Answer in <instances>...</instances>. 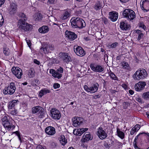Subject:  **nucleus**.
<instances>
[{
	"label": "nucleus",
	"instance_id": "nucleus-35",
	"mask_svg": "<svg viewBox=\"0 0 149 149\" xmlns=\"http://www.w3.org/2000/svg\"><path fill=\"white\" fill-rule=\"evenodd\" d=\"M136 32L138 36L137 39L138 40H140L141 39L143 38L144 36V34L142 33L141 31L139 30H136Z\"/></svg>",
	"mask_w": 149,
	"mask_h": 149
},
{
	"label": "nucleus",
	"instance_id": "nucleus-24",
	"mask_svg": "<svg viewBox=\"0 0 149 149\" xmlns=\"http://www.w3.org/2000/svg\"><path fill=\"white\" fill-rule=\"evenodd\" d=\"M99 85L97 84H93L92 86L89 87V92L94 93L96 92L98 88Z\"/></svg>",
	"mask_w": 149,
	"mask_h": 149
},
{
	"label": "nucleus",
	"instance_id": "nucleus-36",
	"mask_svg": "<svg viewBox=\"0 0 149 149\" xmlns=\"http://www.w3.org/2000/svg\"><path fill=\"white\" fill-rule=\"evenodd\" d=\"M35 71L34 69L31 68L28 70V75L29 77H33L35 74Z\"/></svg>",
	"mask_w": 149,
	"mask_h": 149
},
{
	"label": "nucleus",
	"instance_id": "nucleus-49",
	"mask_svg": "<svg viewBox=\"0 0 149 149\" xmlns=\"http://www.w3.org/2000/svg\"><path fill=\"white\" fill-rule=\"evenodd\" d=\"M60 85L58 83H55L54 84L53 87L55 89L58 88L60 87Z\"/></svg>",
	"mask_w": 149,
	"mask_h": 149
},
{
	"label": "nucleus",
	"instance_id": "nucleus-13",
	"mask_svg": "<svg viewBox=\"0 0 149 149\" xmlns=\"http://www.w3.org/2000/svg\"><path fill=\"white\" fill-rule=\"evenodd\" d=\"M97 134L99 137L101 139H103L107 137V134L101 127L97 129Z\"/></svg>",
	"mask_w": 149,
	"mask_h": 149
},
{
	"label": "nucleus",
	"instance_id": "nucleus-22",
	"mask_svg": "<svg viewBox=\"0 0 149 149\" xmlns=\"http://www.w3.org/2000/svg\"><path fill=\"white\" fill-rule=\"evenodd\" d=\"M120 27L123 30H127L129 28L130 25L126 22H122L120 23Z\"/></svg>",
	"mask_w": 149,
	"mask_h": 149
},
{
	"label": "nucleus",
	"instance_id": "nucleus-60",
	"mask_svg": "<svg viewBox=\"0 0 149 149\" xmlns=\"http://www.w3.org/2000/svg\"><path fill=\"white\" fill-rule=\"evenodd\" d=\"M0 21H4L3 16L1 13H0Z\"/></svg>",
	"mask_w": 149,
	"mask_h": 149
},
{
	"label": "nucleus",
	"instance_id": "nucleus-19",
	"mask_svg": "<svg viewBox=\"0 0 149 149\" xmlns=\"http://www.w3.org/2000/svg\"><path fill=\"white\" fill-rule=\"evenodd\" d=\"M109 15L110 19L112 21H116L118 19V14L117 13H114L113 12H110Z\"/></svg>",
	"mask_w": 149,
	"mask_h": 149
},
{
	"label": "nucleus",
	"instance_id": "nucleus-29",
	"mask_svg": "<svg viewBox=\"0 0 149 149\" xmlns=\"http://www.w3.org/2000/svg\"><path fill=\"white\" fill-rule=\"evenodd\" d=\"M50 92V91L47 89H44L41 90L39 93V96L40 97H42L43 95L46 94L47 93Z\"/></svg>",
	"mask_w": 149,
	"mask_h": 149
},
{
	"label": "nucleus",
	"instance_id": "nucleus-6",
	"mask_svg": "<svg viewBox=\"0 0 149 149\" xmlns=\"http://www.w3.org/2000/svg\"><path fill=\"white\" fill-rule=\"evenodd\" d=\"M51 116L54 119L59 120L61 117V114L59 111L57 109L53 108L50 111Z\"/></svg>",
	"mask_w": 149,
	"mask_h": 149
},
{
	"label": "nucleus",
	"instance_id": "nucleus-55",
	"mask_svg": "<svg viewBox=\"0 0 149 149\" xmlns=\"http://www.w3.org/2000/svg\"><path fill=\"white\" fill-rule=\"evenodd\" d=\"M33 62L34 63L38 65H39L40 64V61L36 59L34 60Z\"/></svg>",
	"mask_w": 149,
	"mask_h": 149
},
{
	"label": "nucleus",
	"instance_id": "nucleus-15",
	"mask_svg": "<svg viewBox=\"0 0 149 149\" xmlns=\"http://www.w3.org/2000/svg\"><path fill=\"white\" fill-rule=\"evenodd\" d=\"M44 111V109L40 106H37L33 107L32 108V112L33 113H37L41 114Z\"/></svg>",
	"mask_w": 149,
	"mask_h": 149
},
{
	"label": "nucleus",
	"instance_id": "nucleus-3",
	"mask_svg": "<svg viewBox=\"0 0 149 149\" xmlns=\"http://www.w3.org/2000/svg\"><path fill=\"white\" fill-rule=\"evenodd\" d=\"M147 76L146 70L143 69H138L133 75V78L135 80L143 79Z\"/></svg>",
	"mask_w": 149,
	"mask_h": 149
},
{
	"label": "nucleus",
	"instance_id": "nucleus-59",
	"mask_svg": "<svg viewBox=\"0 0 149 149\" xmlns=\"http://www.w3.org/2000/svg\"><path fill=\"white\" fill-rule=\"evenodd\" d=\"M122 87L123 88L125 89H126L127 87V85L124 84H123L122 85Z\"/></svg>",
	"mask_w": 149,
	"mask_h": 149
},
{
	"label": "nucleus",
	"instance_id": "nucleus-52",
	"mask_svg": "<svg viewBox=\"0 0 149 149\" xmlns=\"http://www.w3.org/2000/svg\"><path fill=\"white\" fill-rule=\"evenodd\" d=\"M136 131V130H135L134 127H133L131 130L130 134L131 135H133L134 134V133Z\"/></svg>",
	"mask_w": 149,
	"mask_h": 149
},
{
	"label": "nucleus",
	"instance_id": "nucleus-31",
	"mask_svg": "<svg viewBox=\"0 0 149 149\" xmlns=\"http://www.w3.org/2000/svg\"><path fill=\"white\" fill-rule=\"evenodd\" d=\"M52 70V75L54 77L58 78V79H59L61 77L62 74L59 73V72L53 70Z\"/></svg>",
	"mask_w": 149,
	"mask_h": 149
},
{
	"label": "nucleus",
	"instance_id": "nucleus-57",
	"mask_svg": "<svg viewBox=\"0 0 149 149\" xmlns=\"http://www.w3.org/2000/svg\"><path fill=\"white\" fill-rule=\"evenodd\" d=\"M36 149H44V148L40 145L37 146L36 148Z\"/></svg>",
	"mask_w": 149,
	"mask_h": 149
},
{
	"label": "nucleus",
	"instance_id": "nucleus-39",
	"mask_svg": "<svg viewBox=\"0 0 149 149\" xmlns=\"http://www.w3.org/2000/svg\"><path fill=\"white\" fill-rule=\"evenodd\" d=\"M19 17L21 18V19H23V20L26 21L27 19L26 15L23 13H20L18 15Z\"/></svg>",
	"mask_w": 149,
	"mask_h": 149
},
{
	"label": "nucleus",
	"instance_id": "nucleus-23",
	"mask_svg": "<svg viewBox=\"0 0 149 149\" xmlns=\"http://www.w3.org/2000/svg\"><path fill=\"white\" fill-rule=\"evenodd\" d=\"M13 121H11L8 123H7L3 125L4 127L8 130H10L11 129L15 128V126L13 124Z\"/></svg>",
	"mask_w": 149,
	"mask_h": 149
},
{
	"label": "nucleus",
	"instance_id": "nucleus-14",
	"mask_svg": "<svg viewBox=\"0 0 149 149\" xmlns=\"http://www.w3.org/2000/svg\"><path fill=\"white\" fill-rule=\"evenodd\" d=\"M141 9L144 11L146 12L149 11V0H144L141 4Z\"/></svg>",
	"mask_w": 149,
	"mask_h": 149
},
{
	"label": "nucleus",
	"instance_id": "nucleus-46",
	"mask_svg": "<svg viewBox=\"0 0 149 149\" xmlns=\"http://www.w3.org/2000/svg\"><path fill=\"white\" fill-rule=\"evenodd\" d=\"M139 27L142 28L144 30L146 28V27L144 24L142 22H141L139 24Z\"/></svg>",
	"mask_w": 149,
	"mask_h": 149
},
{
	"label": "nucleus",
	"instance_id": "nucleus-34",
	"mask_svg": "<svg viewBox=\"0 0 149 149\" xmlns=\"http://www.w3.org/2000/svg\"><path fill=\"white\" fill-rule=\"evenodd\" d=\"M60 143L63 145H64L67 143V140L65 138L63 135L61 136L59 138Z\"/></svg>",
	"mask_w": 149,
	"mask_h": 149
},
{
	"label": "nucleus",
	"instance_id": "nucleus-40",
	"mask_svg": "<svg viewBox=\"0 0 149 149\" xmlns=\"http://www.w3.org/2000/svg\"><path fill=\"white\" fill-rule=\"evenodd\" d=\"M109 74L112 79L115 80H117L118 79L117 77L113 73L111 72H109Z\"/></svg>",
	"mask_w": 149,
	"mask_h": 149
},
{
	"label": "nucleus",
	"instance_id": "nucleus-41",
	"mask_svg": "<svg viewBox=\"0 0 149 149\" xmlns=\"http://www.w3.org/2000/svg\"><path fill=\"white\" fill-rule=\"evenodd\" d=\"M121 66L122 68L124 69H127L129 67V65L125 61L121 63Z\"/></svg>",
	"mask_w": 149,
	"mask_h": 149
},
{
	"label": "nucleus",
	"instance_id": "nucleus-26",
	"mask_svg": "<svg viewBox=\"0 0 149 149\" xmlns=\"http://www.w3.org/2000/svg\"><path fill=\"white\" fill-rule=\"evenodd\" d=\"M16 6L15 4L13 3L11 4L9 10L10 13L11 14H14L16 12Z\"/></svg>",
	"mask_w": 149,
	"mask_h": 149
},
{
	"label": "nucleus",
	"instance_id": "nucleus-17",
	"mask_svg": "<svg viewBox=\"0 0 149 149\" xmlns=\"http://www.w3.org/2000/svg\"><path fill=\"white\" fill-rule=\"evenodd\" d=\"M88 130V129L87 128L74 129L73 133L74 134L80 136L85 131H87Z\"/></svg>",
	"mask_w": 149,
	"mask_h": 149
},
{
	"label": "nucleus",
	"instance_id": "nucleus-47",
	"mask_svg": "<svg viewBox=\"0 0 149 149\" xmlns=\"http://www.w3.org/2000/svg\"><path fill=\"white\" fill-rule=\"evenodd\" d=\"M58 72H59L60 74H61L62 73H63V69L60 67L56 71Z\"/></svg>",
	"mask_w": 149,
	"mask_h": 149
},
{
	"label": "nucleus",
	"instance_id": "nucleus-11",
	"mask_svg": "<svg viewBox=\"0 0 149 149\" xmlns=\"http://www.w3.org/2000/svg\"><path fill=\"white\" fill-rule=\"evenodd\" d=\"M90 66L92 70L95 72H101L104 70V68L102 66L97 65L94 63L91 64Z\"/></svg>",
	"mask_w": 149,
	"mask_h": 149
},
{
	"label": "nucleus",
	"instance_id": "nucleus-48",
	"mask_svg": "<svg viewBox=\"0 0 149 149\" xmlns=\"http://www.w3.org/2000/svg\"><path fill=\"white\" fill-rule=\"evenodd\" d=\"M135 130L136 131L138 130L140 128V125L139 124L136 125L134 127Z\"/></svg>",
	"mask_w": 149,
	"mask_h": 149
},
{
	"label": "nucleus",
	"instance_id": "nucleus-53",
	"mask_svg": "<svg viewBox=\"0 0 149 149\" xmlns=\"http://www.w3.org/2000/svg\"><path fill=\"white\" fill-rule=\"evenodd\" d=\"M26 43H27V45H28V46L29 47H30L31 45L30 40L29 39H26Z\"/></svg>",
	"mask_w": 149,
	"mask_h": 149
},
{
	"label": "nucleus",
	"instance_id": "nucleus-4",
	"mask_svg": "<svg viewBox=\"0 0 149 149\" xmlns=\"http://www.w3.org/2000/svg\"><path fill=\"white\" fill-rule=\"evenodd\" d=\"M15 89V84L13 82H11L10 85L5 87L3 90V93L5 95H11L14 93Z\"/></svg>",
	"mask_w": 149,
	"mask_h": 149
},
{
	"label": "nucleus",
	"instance_id": "nucleus-30",
	"mask_svg": "<svg viewBox=\"0 0 149 149\" xmlns=\"http://www.w3.org/2000/svg\"><path fill=\"white\" fill-rule=\"evenodd\" d=\"M18 102V100H13L10 102L8 106L9 109H11L14 107L17 104V103Z\"/></svg>",
	"mask_w": 149,
	"mask_h": 149
},
{
	"label": "nucleus",
	"instance_id": "nucleus-28",
	"mask_svg": "<svg viewBox=\"0 0 149 149\" xmlns=\"http://www.w3.org/2000/svg\"><path fill=\"white\" fill-rule=\"evenodd\" d=\"M40 50L42 52H44L45 53H48L49 52L50 49L48 47V44H46L43 45L40 49Z\"/></svg>",
	"mask_w": 149,
	"mask_h": 149
},
{
	"label": "nucleus",
	"instance_id": "nucleus-7",
	"mask_svg": "<svg viewBox=\"0 0 149 149\" xmlns=\"http://www.w3.org/2000/svg\"><path fill=\"white\" fill-rule=\"evenodd\" d=\"M12 71L13 73L18 79H20L23 74L22 70L21 69L18 67L12 68Z\"/></svg>",
	"mask_w": 149,
	"mask_h": 149
},
{
	"label": "nucleus",
	"instance_id": "nucleus-25",
	"mask_svg": "<svg viewBox=\"0 0 149 149\" xmlns=\"http://www.w3.org/2000/svg\"><path fill=\"white\" fill-rule=\"evenodd\" d=\"M3 124H4L7 123H8L11 121H13V120L12 118H10L9 117H7L5 116L2 119Z\"/></svg>",
	"mask_w": 149,
	"mask_h": 149
},
{
	"label": "nucleus",
	"instance_id": "nucleus-42",
	"mask_svg": "<svg viewBox=\"0 0 149 149\" xmlns=\"http://www.w3.org/2000/svg\"><path fill=\"white\" fill-rule=\"evenodd\" d=\"M102 6L99 2H97L95 6V8L96 10H98L101 8Z\"/></svg>",
	"mask_w": 149,
	"mask_h": 149
},
{
	"label": "nucleus",
	"instance_id": "nucleus-20",
	"mask_svg": "<svg viewBox=\"0 0 149 149\" xmlns=\"http://www.w3.org/2000/svg\"><path fill=\"white\" fill-rule=\"evenodd\" d=\"M49 28L47 26H43L39 28L38 31L40 33H45L48 32L49 31Z\"/></svg>",
	"mask_w": 149,
	"mask_h": 149
},
{
	"label": "nucleus",
	"instance_id": "nucleus-18",
	"mask_svg": "<svg viewBox=\"0 0 149 149\" xmlns=\"http://www.w3.org/2000/svg\"><path fill=\"white\" fill-rule=\"evenodd\" d=\"M92 139L90 134L88 132L85 133L81 139L82 141L83 142H85Z\"/></svg>",
	"mask_w": 149,
	"mask_h": 149
},
{
	"label": "nucleus",
	"instance_id": "nucleus-2",
	"mask_svg": "<svg viewBox=\"0 0 149 149\" xmlns=\"http://www.w3.org/2000/svg\"><path fill=\"white\" fill-rule=\"evenodd\" d=\"M17 26L19 29L24 31H29L32 29L31 25L27 23L25 21L23 20L22 19L18 20Z\"/></svg>",
	"mask_w": 149,
	"mask_h": 149
},
{
	"label": "nucleus",
	"instance_id": "nucleus-44",
	"mask_svg": "<svg viewBox=\"0 0 149 149\" xmlns=\"http://www.w3.org/2000/svg\"><path fill=\"white\" fill-rule=\"evenodd\" d=\"M10 113L13 115H16L17 114V110L15 109H13L11 110L10 111Z\"/></svg>",
	"mask_w": 149,
	"mask_h": 149
},
{
	"label": "nucleus",
	"instance_id": "nucleus-63",
	"mask_svg": "<svg viewBox=\"0 0 149 149\" xmlns=\"http://www.w3.org/2000/svg\"><path fill=\"white\" fill-rule=\"evenodd\" d=\"M55 0H48V2L50 3H53Z\"/></svg>",
	"mask_w": 149,
	"mask_h": 149
},
{
	"label": "nucleus",
	"instance_id": "nucleus-32",
	"mask_svg": "<svg viewBox=\"0 0 149 149\" xmlns=\"http://www.w3.org/2000/svg\"><path fill=\"white\" fill-rule=\"evenodd\" d=\"M70 16V13L67 11H66L61 16V18L62 20L67 19Z\"/></svg>",
	"mask_w": 149,
	"mask_h": 149
},
{
	"label": "nucleus",
	"instance_id": "nucleus-21",
	"mask_svg": "<svg viewBox=\"0 0 149 149\" xmlns=\"http://www.w3.org/2000/svg\"><path fill=\"white\" fill-rule=\"evenodd\" d=\"M66 34L70 40H74L77 37V35L71 31L68 32L67 33H66Z\"/></svg>",
	"mask_w": 149,
	"mask_h": 149
},
{
	"label": "nucleus",
	"instance_id": "nucleus-10",
	"mask_svg": "<svg viewBox=\"0 0 149 149\" xmlns=\"http://www.w3.org/2000/svg\"><path fill=\"white\" fill-rule=\"evenodd\" d=\"M58 57L61 60H63L66 62H69L71 58L67 53L61 52L58 54Z\"/></svg>",
	"mask_w": 149,
	"mask_h": 149
},
{
	"label": "nucleus",
	"instance_id": "nucleus-58",
	"mask_svg": "<svg viewBox=\"0 0 149 149\" xmlns=\"http://www.w3.org/2000/svg\"><path fill=\"white\" fill-rule=\"evenodd\" d=\"M16 134L17 135V136H18V137L19 139L20 140H21V138L20 136L19 133L17 131L16 132Z\"/></svg>",
	"mask_w": 149,
	"mask_h": 149
},
{
	"label": "nucleus",
	"instance_id": "nucleus-37",
	"mask_svg": "<svg viewBox=\"0 0 149 149\" xmlns=\"http://www.w3.org/2000/svg\"><path fill=\"white\" fill-rule=\"evenodd\" d=\"M141 135L146 136L148 140H149V134L148 133H146L145 132L140 133L136 137L135 139V140H137L138 138V137L140 136Z\"/></svg>",
	"mask_w": 149,
	"mask_h": 149
},
{
	"label": "nucleus",
	"instance_id": "nucleus-12",
	"mask_svg": "<svg viewBox=\"0 0 149 149\" xmlns=\"http://www.w3.org/2000/svg\"><path fill=\"white\" fill-rule=\"evenodd\" d=\"M146 85V82L145 81H139L135 84L134 88L136 91H140L143 90Z\"/></svg>",
	"mask_w": 149,
	"mask_h": 149
},
{
	"label": "nucleus",
	"instance_id": "nucleus-1",
	"mask_svg": "<svg viewBox=\"0 0 149 149\" xmlns=\"http://www.w3.org/2000/svg\"><path fill=\"white\" fill-rule=\"evenodd\" d=\"M71 25L75 28L82 29L86 26L84 21L79 17H73L70 20Z\"/></svg>",
	"mask_w": 149,
	"mask_h": 149
},
{
	"label": "nucleus",
	"instance_id": "nucleus-16",
	"mask_svg": "<svg viewBox=\"0 0 149 149\" xmlns=\"http://www.w3.org/2000/svg\"><path fill=\"white\" fill-rule=\"evenodd\" d=\"M46 133L49 135H53L56 133L55 129L54 127L52 126L47 127L45 130Z\"/></svg>",
	"mask_w": 149,
	"mask_h": 149
},
{
	"label": "nucleus",
	"instance_id": "nucleus-27",
	"mask_svg": "<svg viewBox=\"0 0 149 149\" xmlns=\"http://www.w3.org/2000/svg\"><path fill=\"white\" fill-rule=\"evenodd\" d=\"M33 18L36 21H40L42 18V15L40 13H37L33 16Z\"/></svg>",
	"mask_w": 149,
	"mask_h": 149
},
{
	"label": "nucleus",
	"instance_id": "nucleus-64",
	"mask_svg": "<svg viewBox=\"0 0 149 149\" xmlns=\"http://www.w3.org/2000/svg\"><path fill=\"white\" fill-rule=\"evenodd\" d=\"M120 1L122 3H126L129 0H120Z\"/></svg>",
	"mask_w": 149,
	"mask_h": 149
},
{
	"label": "nucleus",
	"instance_id": "nucleus-9",
	"mask_svg": "<svg viewBox=\"0 0 149 149\" xmlns=\"http://www.w3.org/2000/svg\"><path fill=\"white\" fill-rule=\"evenodd\" d=\"M74 50L78 56H83L85 54V51L83 48L80 46L75 45L74 46Z\"/></svg>",
	"mask_w": 149,
	"mask_h": 149
},
{
	"label": "nucleus",
	"instance_id": "nucleus-62",
	"mask_svg": "<svg viewBox=\"0 0 149 149\" xmlns=\"http://www.w3.org/2000/svg\"><path fill=\"white\" fill-rule=\"evenodd\" d=\"M84 39L86 41H88L90 40V39L88 37H85L84 38Z\"/></svg>",
	"mask_w": 149,
	"mask_h": 149
},
{
	"label": "nucleus",
	"instance_id": "nucleus-43",
	"mask_svg": "<svg viewBox=\"0 0 149 149\" xmlns=\"http://www.w3.org/2000/svg\"><path fill=\"white\" fill-rule=\"evenodd\" d=\"M3 52L6 55H8L10 53V50L7 48L4 49Z\"/></svg>",
	"mask_w": 149,
	"mask_h": 149
},
{
	"label": "nucleus",
	"instance_id": "nucleus-38",
	"mask_svg": "<svg viewBox=\"0 0 149 149\" xmlns=\"http://www.w3.org/2000/svg\"><path fill=\"white\" fill-rule=\"evenodd\" d=\"M143 98L146 100H149V91L144 93L142 95Z\"/></svg>",
	"mask_w": 149,
	"mask_h": 149
},
{
	"label": "nucleus",
	"instance_id": "nucleus-33",
	"mask_svg": "<svg viewBox=\"0 0 149 149\" xmlns=\"http://www.w3.org/2000/svg\"><path fill=\"white\" fill-rule=\"evenodd\" d=\"M117 133L118 136L121 139H123L124 138V133L121 131L120 129L118 128L117 129Z\"/></svg>",
	"mask_w": 149,
	"mask_h": 149
},
{
	"label": "nucleus",
	"instance_id": "nucleus-56",
	"mask_svg": "<svg viewBox=\"0 0 149 149\" xmlns=\"http://www.w3.org/2000/svg\"><path fill=\"white\" fill-rule=\"evenodd\" d=\"M5 1V0H0V7L4 4Z\"/></svg>",
	"mask_w": 149,
	"mask_h": 149
},
{
	"label": "nucleus",
	"instance_id": "nucleus-5",
	"mask_svg": "<svg viewBox=\"0 0 149 149\" xmlns=\"http://www.w3.org/2000/svg\"><path fill=\"white\" fill-rule=\"evenodd\" d=\"M123 15L125 17L130 20H133L136 17L134 11L129 9L125 10L123 13Z\"/></svg>",
	"mask_w": 149,
	"mask_h": 149
},
{
	"label": "nucleus",
	"instance_id": "nucleus-8",
	"mask_svg": "<svg viewBox=\"0 0 149 149\" xmlns=\"http://www.w3.org/2000/svg\"><path fill=\"white\" fill-rule=\"evenodd\" d=\"M83 120L81 117H74L72 119V125L75 127H78L83 123Z\"/></svg>",
	"mask_w": 149,
	"mask_h": 149
},
{
	"label": "nucleus",
	"instance_id": "nucleus-45",
	"mask_svg": "<svg viewBox=\"0 0 149 149\" xmlns=\"http://www.w3.org/2000/svg\"><path fill=\"white\" fill-rule=\"evenodd\" d=\"M48 47L50 50H53L54 49V46L52 45H48Z\"/></svg>",
	"mask_w": 149,
	"mask_h": 149
},
{
	"label": "nucleus",
	"instance_id": "nucleus-51",
	"mask_svg": "<svg viewBox=\"0 0 149 149\" xmlns=\"http://www.w3.org/2000/svg\"><path fill=\"white\" fill-rule=\"evenodd\" d=\"M118 43L116 42L112 44L110 46V47L112 48H114L116 47Z\"/></svg>",
	"mask_w": 149,
	"mask_h": 149
},
{
	"label": "nucleus",
	"instance_id": "nucleus-54",
	"mask_svg": "<svg viewBox=\"0 0 149 149\" xmlns=\"http://www.w3.org/2000/svg\"><path fill=\"white\" fill-rule=\"evenodd\" d=\"M136 100L138 102H139L141 103L142 102L141 98V97H136Z\"/></svg>",
	"mask_w": 149,
	"mask_h": 149
},
{
	"label": "nucleus",
	"instance_id": "nucleus-61",
	"mask_svg": "<svg viewBox=\"0 0 149 149\" xmlns=\"http://www.w3.org/2000/svg\"><path fill=\"white\" fill-rule=\"evenodd\" d=\"M129 93L131 95H133L134 93V91L131 90H129Z\"/></svg>",
	"mask_w": 149,
	"mask_h": 149
},
{
	"label": "nucleus",
	"instance_id": "nucleus-50",
	"mask_svg": "<svg viewBox=\"0 0 149 149\" xmlns=\"http://www.w3.org/2000/svg\"><path fill=\"white\" fill-rule=\"evenodd\" d=\"M84 89L85 90H86V91L88 92H89L90 91V89L89 87H88L87 86L85 85L84 86Z\"/></svg>",
	"mask_w": 149,
	"mask_h": 149
}]
</instances>
